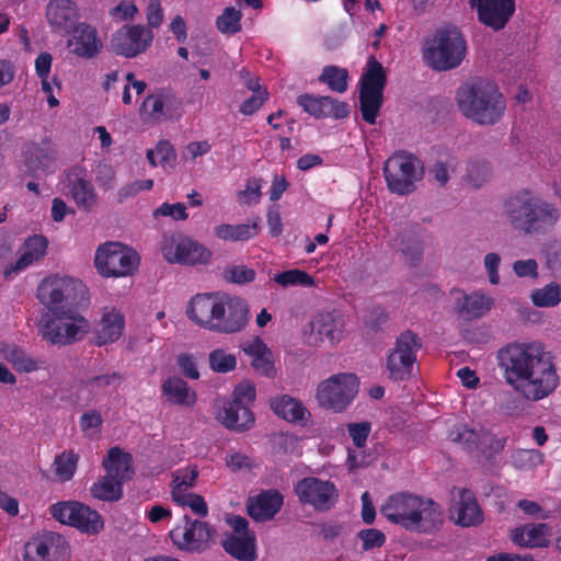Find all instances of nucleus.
<instances>
[{
  "mask_svg": "<svg viewBox=\"0 0 561 561\" xmlns=\"http://www.w3.org/2000/svg\"><path fill=\"white\" fill-rule=\"evenodd\" d=\"M496 359L505 382L527 401H541L560 385L554 357L538 341L508 343L499 350Z\"/></svg>",
  "mask_w": 561,
  "mask_h": 561,
  "instance_id": "1",
  "label": "nucleus"
},
{
  "mask_svg": "<svg viewBox=\"0 0 561 561\" xmlns=\"http://www.w3.org/2000/svg\"><path fill=\"white\" fill-rule=\"evenodd\" d=\"M502 215L513 230L526 236L546 233L561 218V211L554 204L526 188L504 201Z\"/></svg>",
  "mask_w": 561,
  "mask_h": 561,
  "instance_id": "2",
  "label": "nucleus"
},
{
  "mask_svg": "<svg viewBox=\"0 0 561 561\" xmlns=\"http://www.w3.org/2000/svg\"><path fill=\"white\" fill-rule=\"evenodd\" d=\"M379 511L389 523L410 531L428 533L442 523L439 506L431 499L412 493L388 496Z\"/></svg>",
  "mask_w": 561,
  "mask_h": 561,
  "instance_id": "3",
  "label": "nucleus"
},
{
  "mask_svg": "<svg viewBox=\"0 0 561 561\" xmlns=\"http://www.w3.org/2000/svg\"><path fill=\"white\" fill-rule=\"evenodd\" d=\"M460 113L481 126L497 124L506 111V101L497 87L491 82L461 85L456 93Z\"/></svg>",
  "mask_w": 561,
  "mask_h": 561,
  "instance_id": "4",
  "label": "nucleus"
},
{
  "mask_svg": "<svg viewBox=\"0 0 561 561\" xmlns=\"http://www.w3.org/2000/svg\"><path fill=\"white\" fill-rule=\"evenodd\" d=\"M466 55V39L456 27L437 30L424 41L422 47L424 61L437 71L457 68Z\"/></svg>",
  "mask_w": 561,
  "mask_h": 561,
  "instance_id": "5",
  "label": "nucleus"
},
{
  "mask_svg": "<svg viewBox=\"0 0 561 561\" xmlns=\"http://www.w3.org/2000/svg\"><path fill=\"white\" fill-rule=\"evenodd\" d=\"M37 299L50 312L72 309L88 299V288L78 278L68 275H49L37 286Z\"/></svg>",
  "mask_w": 561,
  "mask_h": 561,
  "instance_id": "6",
  "label": "nucleus"
},
{
  "mask_svg": "<svg viewBox=\"0 0 561 561\" xmlns=\"http://www.w3.org/2000/svg\"><path fill=\"white\" fill-rule=\"evenodd\" d=\"M42 336L56 345H68L82 340L89 332L88 320L73 309L46 313L38 323Z\"/></svg>",
  "mask_w": 561,
  "mask_h": 561,
  "instance_id": "7",
  "label": "nucleus"
},
{
  "mask_svg": "<svg viewBox=\"0 0 561 561\" xmlns=\"http://www.w3.org/2000/svg\"><path fill=\"white\" fill-rule=\"evenodd\" d=\"M140 257L130 247L108 241L100 244L94 254V267L106 278L131 276L139 266Z\"/></svg>",
  "mask_w": 561,
  "mask_h": 561,
  "instance_id": "8",
  "label": "nucleus"
},
{
  "mask_svg": "<svg viewBox=\"0 0 561 561\" xmlns=\"http://www.w3.org/2000/svg\"><path fill=\"white\" fill-rule=\"evenodd\" d=\"M383 175L387 187L391 193L408 195L423 178V167L412 154L397 152L383 164Z\"/></svg>",
  "mask_w": 561,
  "mask_h": 561,
  "instance_id": "9",
  "label": "nucleus"
},
{
  "mask_svg": "<svg viewBox=\"0 0 561 561\" xmlns=\"http://www.w3.org/2000/svg\"><path fill=\"white\" fill-rule=\"evenodd\" d=\"M387 82V76L382 65L375 57H369L362 75L359 102L363 118L375 124L382 104V93Z\"/></svg>",
  "mask_w": 561,
  "mask_h": 561,
  "instance_id": "10",
  "label": "nucleus"
},
{
  "mask_svg": "<svg viewBox=\"0 0 561 561\" xmlns=\"http://www.w3.org/2000/svg\"><path fill=\"white\" fill-rule=\"evenodd\" d=\"M160 251L168 263L187 266L206 265L213 256L206 245L182 233L164 237Z\"/></svg>",
  "mask_w": 561,
  "mask_h": 561,
  "instance_id": "11",
  "label": "nucleus"
},
{
  "mask_svg": "<svg viewBox=\"0 0 561 561\" xmlns=\"http://www.w3.org/2000/svg\"><path fill=\"white\" fill-rule=\"evenodd\" d=\"M358 392V378L354 374H336L320 382L316 399L320 407L343 412Z\"/></svg>",
  "mask_w": 561,
  "mask_h": 561,
  "instance_id": "12",
  "label": "nucleus"
},
{
  "mask_svg": "<svg viewBox=\"0 0 561 561\" xmlns=\"http://www.w3.org/2000/svg\"><path fill=\"white\" fill-rule=\"evenodd\" d=\"M49 511L59 523L75 527L88 535L99 534L104 526L102 516L80 502H58L53 504Z\"/></svg>",
  "mask_w": 561,
  "mask_h": 561,
  "instance_id": "13",
  "label": "nucleus"
},
{
  "mask_svg": "<svg viewBox=\"0 0 561 561\" xmlns=\"http://www.w3.org/2000/svg\"><path fill=\"white\" fill-rule=\"evenodd\" d=\"M172 543L186 552H202L214 540L215 529L206 522L192 519L187 515L169 533Z\"/></svg>",
  "mask_w": 561,
  "mask_h": 561,
  "instance_id": "14",
  "label": "nucleus"
},
{
  "mask_svg": "<svg viewBox=\"0 0 561 561\" xmlns=\"http://www.w3.org/2000/svg\"><path fill=\"white\" fill-rule=\"evenodd\" d=\"M59 169V154L47 138L26 145L22 151L20 171L28 175H50Z\"/></svg>",
  "mask_w": 561,
  "mask_h": 561,
  "instance_id": "15",
  "label": "nucleus"
},
{
  "mask_svg": "<svg viewBox=\"0 0 561 561\" xmlns=\"http://www.w3.org/2000/svg\"><path fill=\"white\" fill-rule=\"evenodd\" d=\"M295 493L301 504L319 512L329 511L339 499V491L333 482L314 477L299 480L295 485Z\"/></svg>",
  "mask_w": 561,
  "mask_h": 561,
  "instance_id": "16",
  "label": "nucleus"
},
{
  "mask_svg": "<svg viewBox=\"0 0 561 561\" xmlns=\"http://www.w3.org/2000/svg\"><path fill=\"white\" fill-rule=\"evenodd\" d=\"M152 41L153 33L149 27L140 24L124 25L113 33L110 47L116 55L135 58L145 53Z\"/></svg>",
  "mask_w": 561,
  "mask_h": 561,
  "instance_id": "17",
  "label": "nucleus"
},
{
  "mask_svg": "<svg viewBox=\"0 0 561 561\" xmlns=\"http://www.w3.org/2000/svg\"><path fill=\"white\" fill-rule=\"evenodd\" d=\"M70 547L67 540L56 533H45L25 543L24 561H68Z\"/></svg>",
  "mask_w": 561,
  "mask_h": 561,
  "instance_id": "18",
  "label": "nucleus"
},
{
  "mask_svg": "<svg viewBox=\"0 0 561 561\" xmlns=\"http://www.w3.org/2000/svg\"><path fill=\"white\" fill-rule=\"evenodd\" d=\"M419 348V339L410 331L402 333L397 339L387 359V368L392 379L403 380L410 376Z\"/></svg>",
  "mask_w": 561,
  "mask_h": 561,
  "instance_id": "19",
  "label": "nucleus"
},
{
  "mask_svg": "<svg viewBox=\"0 0 561 561\" xmlns=\"http://www.w3.org/2000/svg\"><path fill=\"white\" fill-rule=\"evenodd\" d=\"M248 321V304L240 297L224 294L214 331L227 334L236 333L243 330Z\"/></svg>",
  "mask_w": 561,
  "mask_h": 561,
  "instance_id": "20",
  "label": "nucleus"
},
{
  "mask_svg": "<svg viewBox=\"0 0 561 561\" xmlns=\"http://www.w3.org/2000/svg\"><path fill=\"white\" fill-rule=\"evenodd\" d=\"M450 295L455 301L457 314L465 320H477L486 314L494 306V298L483 289L466 293L454 288Z\"/></svg>",
  "mask_w": 561,
  "mask_h": 561,
  "instance_id": "21",
  "label": "nucleus"
},
{
  "mask_svg": "<svg viewBox=\"0 0 561 561\" xmlns=\"http://www.w3.org/2000/svg\"><path fill=\"white\" fill-rule=\"evenodd\" d=\"M450 519L462 527H471L482 523L483 513L473 493L467 489H455L451 492Z\"/></svg>",
  "mask_w": 561,
  "mask_h": 561,
  "instance_id": "22",
  "label": "nucleus"
},
{
  "mask_svg": "<svg viewBox=\"0 0 561 561\" xmlns=\"http://www.w3.org/2000/svg\"><path fill=\"white\" fill-rule=\"evenodd\" d=\"M470 4L479 21L494 31L502 30L515 12L514 0H470Z\"/></svg>",
  "mask_w": 561,
  "mask_h": 561,
  "instance_id": "23",
  "label": "nucleus"
},
{
  "mask_svg": "<svg viewBox=\"0 0 561 561\" xmlns=\"http://www.w3.org/2000/svg\"><path fill=\"white\" fill-rule=\"evenodd\" d=\"M449 439L454 443L461 444L469 449L488 448L494 453L503 450L505 438L496 437L484 428H469L465 424L457 425L449 432Z\"/></svg>",
  "mask_w": 561,
  "mask_h": 561,
  "instance_id": "24",
  "label": "nucleus"
},
{
  "mask_svg": "<svg viewBox=\"0 0 561 561\" xmlns=\"http://www.w3.org/2000/svg\"><path fill=\"white\" fill-rule=\"evenodd\" d=\"M224 294H198L194 296L187 307L186 314L195 324L215 330Z\"/></svg>",
  "mask_w": 561,
  "mask_h": 561,
  "instance_id": "25",
  "label": "nucleus"
},
{
  "mask_svg": "<svg viewBox=\"0 0 561 561\" xmlns=\"http://www.w3.org/2000/svg\"><path fill=\"white\" fill-rule=\"evenodd\" d=\"M67 47L75 56L91 59L102 50L103 42L95 27L87 23H79L68 38Z\"/></svg>",
  "mask_w": 561,
  "mask_h": 561,
  "instance_id": "26",
  "label": "nucleus"
},
{
  "mask_svg": "<svg viewBox=\"0 0 561 561\" xmlns=\"http://www.w3.org/2000/svg\"><path fill=\"white\" fill-rule=\"evenodd\" d=\"M297 103L304 108L305 112L317 118H343L348 115L347 104L334 100L331 96L302 94L297 99Z\"/></svg>",
  "mask_w": 561,
  "mask_h": 561,
  "instance_id": "27",
  "label": "nucleus"
},
{
  "mask_svg": "<svg viewBox=\"0 0 561 561\" xmlns=\"http://www.w3.org/2000/svg\"><path fill=\"white\" fill-rule=\"evenodd\" d=\"M270 408L279 419L299 426H306L311 417V413L305 404L289 394L272 398Z\"/></svg>",
  "mask_w": 561,
  "mask_h": 561,
  "instance_id": "28",
  "label": "nucleus"
},
{
  "mask_svg": "<svg viewBox=\"0 0 561 561\" xmlns=\"http://www.w3.org/2000/svg\"><path fill=\"white\" fill-rule=\"evenodd\" d=\"M125 319L122 312L113 307H105L95 325V341L99 345L116 342L123 335Z\"/></svg>",
  "mask_w": 561,
  "mask_h": 561,
  "instance_id": "29",
  "label": "nucleus"
},
{
  "mask_svg": "<svg viewBox=\"0 0 561 561\" xmlns=\"http://www.w3.org/2000/svg\"><path fill=\"white\" fill-rule=\"evenodd\" d=\"M551 536V527L547 524H527L511 533L512 541L524 548H547Z\"/></svg>",
  "mask_w": 561,
  "mask_h": 561,
  "instance_id": "30",
  "label": "nucleus"
},
{
  "mask_svg": "<svg viewBox=\"0 0 561 561\" xmlns=\"http://www.w3.org/2000/svg\"><path fill=\"white\" fill-rule=\"evenodd\" d=\"M47 249V240L43 236L30 237L20 250L19 257L14 264L5 267L4 275L10 277L13 274H19L33 263L42 259Z\"/></svg>",
  "mask_w": 561,
  "mask_h": 561,
  "instance_id": "31",
  "label": "nucleus"
},
{
  "mask_svg": "<svg viewBox=\"0 0 561 561\" xmlns=\"http://www.w3.org/2000/svg\"><path fill=\"white\" fill-rule=\"evenodd\" d=\"M46 16L54 32H64L79 19V10L72 0H51Z\"/></svg>",
  "mask_w": 561,
  "mask_h": 561,
  "instance_id": "32",
  "label": "nucleus"
},
{
  "mask_svg": "<svg viewBox=\"0 0 561 561\" xmlns=\"http://www.w3.org/2000/svg\"><path fill=\"white\" fill-rule=\"evenodd\" d=\"M81 168H72L67 173L69 191L78 207L90 210L96 204V193L91 182L82 175Z\"/></svg>",
  "mask_w": 561,
  "mask_h": 561,
  "instance_id": "33",
  "label": "nucleus"
},
{
  "mask_svg": "<svg viewBox=\"0 0 561 561\" xmlns=\"http://www.w3.org/2000/svg\"><path fill=\"white\" fill-rule=\"evenodd\" d=\"M311 332L318 341H329L334 344L344 336V323L331 312H320L310 322Z\"/></svg>",
  "mask_w": 561,
  "mask_h": 561,
  "instance_id": "34",
  "label": "nucleus"
},
{
  "mask_svg": "<svg viewBox=\"0 0 561 561\" xmlns=\"http://www.w3.org/2000/svg\"><path fill=\"white\" fill-rule=\"evenodd\" d=\"M259 231L260 219L253 218L244 224H219L214 228V236L224 242H244L255 238Z\"/></svg>",
  "mask_w": 561,
  "mask_h": 561,
  "instance_id": "35",
  "label": "nucleus"
},
{
  "mask_svg": "<svg viewBox=\"0 0 561 561\" xmlns=\"http://www.w3.org/2000/svg\"><path fill=\"white\" fill-rule=\"evenodd\" d=\"M217 420L228 428L247 430L254 423L250 407L230 401L217 412Z\"/></svg>",
  "mask_w": 561,
  "mask_h": 561,
  "instance_id": "36",
  "label": "nucleus"
},
{
  "mask_svg": "<svg viewBox=\"0 0 561 561\" xmlns=\"http://www.w3.org/2000/svg\"><path fill=\"white\" fill-rule=\"evenodd\" d=\"M162 393L167 401L184 408H192L196 403V392L186 381L179 377H169L162 383Z\"/></svg>",
  "mask_w": 561,
  "mask_h": 561,
  "instance_id": "37",
  "label": "nucleus"
},
{
  "mask_svg": "<svg viewBox=\"0 0 561 561\" xmlns=\"http://www.w3.org/2000/svg\"><path fill=\"white\" fill-rule=\"evenodd\" d=\"M283 496L277 491H266L251 500L249 504V514L256 520H267L280 510Z\"/></svg>",
  "mask_w": 561,
  "mask_h": 561,
  "instance_id": "38",
  "label": "nucleus"
},
{
  "mask_svg": "<svg viewBox=\"0 0 561 561\" xmlns=\"http://www.w3.org/2000/svg\"><path fill=\"white\" fill-rule=\"evenodd\" d=\"M131 462L133 459L128 453L123 451L118 447H113L108 450L106 458H104L103 466L107 474L125 482L130 480L134 474Z\"/></svg>",
  "mask_w": 561,
  "mask_h": 561,
  "instance_id": "39",
  "label": "nucleus"
},
{
  "mask_svg": "<svg viewBox=\"0 0 561 561\" xmlns=\"http://www.w3.org/2000/svg\"><path fill=\"white\" fill-rule=\"evenodd\" d=\"M227 553L240 561H254L256 559L255 537L249 535H228L222 541Z\"/></svg>",
  "mask_w": 561,
  "mask_h": 561,
  "instance_id": "40",
  "label": "nucleus"
},
{
  "mask_svg": "<svg viewBox=\"0 0 561 561\" xmlns=\"http://www.w3.org/2000/svg\"><path fill=\"white\" fill-rule=\"evenodd\" d=\"M199 471L197 466L187 465L179 468L171 473L170 495L171 499L187 492H193L197 484Z\"/></svg>",
  "mask_w": 561,
  "mask_h": 561,
  "instance_id": "41",
  "label": "nucleus"
},
{
  "mask_svg": "<svg viewBox=\"0 0 561 561\" xmlns=\"http://www.w3.org/2000/svg\"><path fill=\"white\" fill-rule=\"evenodd\" d=\"M529 298L537 308H554L561 302V285L550 282L542 287L535 288Z\"/></svg>",
  "mask_w": 561,
  "mask_h": 561,
  "instance_id": "42",
  "label": "nucleus"
},
{
  "mask_svg": "<svg viewBox=\"0 0 561 561\" xmlns=\"http://www.w3.org/2000/svg\"><path fill=\"white\" fill-rule=\"evenodd\" d=\"M0 354L20 371L31 373L37 368L36 363L14 344L1 342Z\"/></svg>",
  "mask_w": 561,
  "mask_h": 561,
  "instance_id": "43",
  "label": "nucleus"
},
{
  "mask_svg": "<svg viewBox=\"0 0 561 561\" xmlns=\"http://www.w3.org/2000/svg\"><path fill=\"white\" fill-rule=\"evenodd\" d=\"M122 483L106 473L103 479L92 484L90 492L93 497L102 501H117L123 494Z\"/></svg>",
  "mask_w": 561,
  "mask_h": 561,
  "instance_id": "44",
  "label": "nucleus"
},
{
  "mask_svg": "<svg viewBox=\"0 0 561 561\" xmlns=\"http://www.w3.org/2000/svg\"><path fill=\"white\" fill-rule=\"evenodd\" d=\"M172 95L169 93L149 94L142 102L141 113L152 121H159L165 116V107L171 103Z\"/></svg>",
  "mask_w": 561,
  "mask_h": 561,
  "instance_id": "45",
  "label": "nucleus"
},
{
  "mask_svg": "<svg viewBox=\"0 0 561 561\" xmlns=\"http://www.w3.org/2000/svg\"><path fill=\"white\" fill-rule=\"evenodd\" d=\"M273 280L279 286L287 288L290 286L317 287L318 280L305 271L294 268L273 276Z\"/></svg>",
  "mask_w": 561,
  "mask_h": 561,
  "instance_id": "46",
  "label": "nucleus"
},
{
  "mask_svg": "<svg viewBox=\"0 0 561 561\" xmlns=\"http://www.w3.org/2000/svg\"><path fill=\"white\" fill-rule=\"evenodd\" d=\"M78 455L73 451H62L53 463L54 479L58 482H66L72 479L78 463Z\"/></svg>",
  "mask_w": 561,
  "mask_h": 561,
  "instance_id": "47",
  "label": "nucleus"
},
{
  "mask_svg": "<svg viewBox=\"0 0 561 561\" xmlns=\"http://www.w3.org/2000/svg\"><path fill=\"white\" fill-rule=\"evenodd\" d=\"M492 176V168L490 162L484 159H472L467 164V183L479 188L490 181Z\"/></svg>",
  "mask_w": 561,
  "mask_h": 561,
  "instance_id": "48",
  "label": "nucleus"
},
{
  "mask_svg": "<svg viewBox=\"0 0 561 561\" xmlns=\"http://www.w3.org/2000/svg\"><path fill=\"white\" fill-rule=\"evenodd\" d=\"M319 81L325 83L334 92L344 93L348 87V71L337 66H327L323 68Z\"/></svg>",
  "mask_w": 561,
  "mask_h": 561,
  "instance_id": "49",
  "label": "nucleus"
},
{
  "mask_svg": "<svg viewBox=\"0 0 561 561\" xmlns=\"http://www.w3.org/2000/svg\"><path fill=\"white\" fill-rule=\"evenodd\" d=\"M247 87L253 92V94L241 103L240 112L243 115H252L262 107L268 99V93L266 89L261 87L259 79L256 78L249 79Z\"/></svg>",
  "mask_w": 561,
  "mask_h": 561,
  "instance_id": "50",
  "label": "nucleus"
},
{
  "mask_svg": "<svg viewBox=\"0 0 561 561\" xmlns=\"http://www.w3.org/2000/svg\"><path fill=\"white\" fill-rule=\"evenodd\" d=\"M512 465L518 470H534L545 461V455L537 449H517L512 455Z\"/></svg>",
  "mask_w": 561,
  "mask_h": 561,
  "instance_id": "51",
  "label": "nucleus"
},
{
  "mask_svg": "<svg viewBox=\"0 0 561 561\" xmlns=\"http://www.w3.org/2000/svg\"><path fill=\"white\" fill-rule=\"evenodd\" d=\"M171 500L178 506L191 511V513L201 518L208 515V505L205 499L198 493L187 492Z\"/></svg>",
  "mask_w": 561,
  "mask_h": 561,
  "instance_id": "52",
  "label": "nucleus"
},
{
  "mask_svg": "<svg viewBox=\"0 0 561 561\" xmlns=\"http://www.w3.org/2000/svg\"><path fill=\"white\" fill-rule=\"evenodd\" d=\"M242 14L233 7L226 8L216 20V26L222 34H234L241 30Z\"/></svg>",
  "mask_w": 561,
  "mask_h": 561,
  "instance_id": "53",
  "label": "nucleus"
},
{
  "mask_svg": "<svg viewBox=\"0 0 561 561\" xmlns=\"http://www.w3.org/2000/svg\"><path fill=\"white\" fill-rule=\"evenodd\" d=\"M237 201L242 206H254L262 198V182L260 179L251 178L247 180L244 188L236 194Z\"/></svg>",
  "mask_w": 561,
  "mask_h": 561,
  "instance_id": "54",
  "label": "nucleus"
},
{
  "mask_svg": "<svg viewBox=\"0 0 561 561\" xmlns=\"http://www.w3.org/2000/svg\"><path fill=\"white\" fill-rule=\"evenodd\" d=\"M209 366L216 373H229L237 366V358L234 355L218 348L209 354Z\"/></svg>",
  "mask_w": 561,
  "mask_h": 561,
  "instance_id": "55",
  "label": "nucleus"
},
{
  "mask_svg": "<svg viewBox=\"0 0 561 561\" xmlns=\"http://www.w3.org/2000/svg\"><path fill=\"white\" fill-rule=\"evenodd\" d=\"M103 417L96 410L84 412L79 419V427L88 437H95L101 433Z\"/></svg>",
  "mask_w": 561,
  "mask_h": 561,
  "instance_id": "56",
  "label": "nucleus"
},
{
  "mask_svg": "<svg viewBox=\"0 0 561 561\" xmlns=\"http://www.w3.org/2000/svg\"><path fill=\"white\" fill-rule=\"evenodd\" d=\"M459 162L455 158H449L445 161L436 162L432 169V173L436 182L440 185H445L457 172Z\"/></svg>",
  "mask_w": 561,
  "mask_h": 561,
  "instance_id": "57",
  "label": "nucleus"
},
{
  "mask_svg": "<svg viewBox=\"0 0 561 561\" xmlns=\"http://www.w3.org/2000/svg\"><path fill=\"white\" fill-rule=\"evenodd\" d=\"M255 271L247 265H231L225 270V279L234 284H247L253 282Z\"/></svg>",
  "mask_w": 561,
  "mask_h": 561,
  "instance_id": "58",
  "label": "nucleus"
},
{
  "mask_svg": "<svg viewBox=\"0 0 561 561\" xmlns=\"http://www.w3.org/2000/svg\"><path fill=\"white\" fill-rule=\"evenodd\" d=\"M255 398V385L251 380L247 379L239 382L232 392V401L247 407L253 403Z\"/></svg>",
  "mask_w": 561,
  "mask_h": 561,
  "instance_id": "59",
  "label": "nucleus"
},
{
  "mask_svg": "<svg viewBox=\"0 0 561 561\" xmlns=\"http://www.w3.org/2000/svg\"><path fill=\"white\" fill-rule=\"evenodd\" d=\"M346 428L348 435L353 442V444L358 448H364L366 446L367 438L371 431V425L369 422H354L347 423Z\"/></svg>",
  "mask_w": 561,
  "mask_h": 561,
  "instance_id": "60",
  "label": "nucleus"
},
{
  "mask_svg": "<svg viewBox=\"0 0 561 561\" xmlns=\"http://www.w3.org/2000/svg\"><path fill=\"white\" fill-rule=\"evenodd\" d=\"M152 215L154 218L170 217L176 221L185 220L188 217L186 206L183 203H163L153 210Z\"/></svg>",
  "mask_w": 561,
  "mask_h": 561,
  "instance_id": "61",
  "label": "nucleus"
},
{
  "mask_svg": "<svg viewBox=\"0 0 561 561\" xmlns=\"http://www.w3.org/2000/svg\"><path fill=\"white\" fill-rule=\"evenodd\" d=\"M152 186H153V180H151V179L136 180L130 183H127L118 190V192H117L118 201L124 202L128 198H133L144 191H150L152 188Z\"/></svg>",
  "mask_w": 561,
  "mask_h": 561,
  "instance_id": "62",
  "label": "nucleus"
},
{
  "mask_svg": "<svg viewBox=\"0 0 561 561\" xmlns=\"http://www.w3.org/2000/svg\"><path fill=\"white\" fill-rule=\"evenodd\" d=\"M110 16L116 22L133 20L138 13V8L131 0H123L110 10Z\"/></svg>",
  "mask_w": 561,
  "mask_h": 561,
  "instance_id": "63",
  "label": "nucleus"
},
{
  "mask_svg": "<svg viewBox=\"0 0 561 561\" xmlns=\"http://www.w3.org/2000/svg\"><path fill=\"white\" fill-rule=\"evenodd\" d=\"M501 255L495 252H489L483 257V267L486 272L488 279L491 285L500 284L501 277L499 268L501 265Z\"/></svg>",
  "mask_w": 561,
  "mask_h": 561,
  "instance_id": "64",
  "label": "nucleus"
}]
</instances>
